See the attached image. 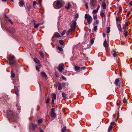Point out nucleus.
Returning <instances> with one entry per match:
<instances>
[{"label": "nucleus", "instance_id": "nucleus-9", "mask_svg": "<svg viewBox=\"0 0 132 132\" xmlns=\"http://www.w3.org/2000/svg\"><path fill=\"white\" fill-rule=\"evenodd\" d=\"M37 127V125H35L32 123H31L30 125L29 128L30 129L34 130H35L36 127Z\"/></svg>", "mask_w": 132, "mask_h": 132}, {"label": "nucleus", "instance_id": "nucleus-19", "mask_svg": "<svg viewBox=\"0 0 132 132\" xmlns=\"http://www.w3.org/2000/svg\"><path fill=\"white\" fill-rule=\"evenodd\" d=\"M15 29L14 28L11 29L9 31V32L12 34L15 33Z\"/></svg>", "mask_w": 132, "mask_h": 132}, {"label": "nucleus", "instance_id": "nucleus-11", "mask_svg": "<svg viewBox=\"0 0 132 132\" xmlns=\"http://www.w3.org/2000/svg\"><path fill=\"white\" fill-rule=\"evenodd\" d=\"M14 89L15 94L17 95H18V90L17 87L16 86H15L14 87Z\"/></svg>", "mask_w": 132, "mask_h": 132}, {"label": "nucleus", "instance_id": "nucleus-30", "mask_svg": "<svg viewBox=\"0 0 132 132\" xmlns=\"http://www.w3.org/2000/svg\"><path fill=\"white\" fill-rule=\"evenodd\" d=\"M110 27H108L107 28V33L108 34L110 32Z\"/></svg>", "mask_w": 132, "mask_h": 132}, {"label": "nucleus", "instance_id": "nucleus-33", "mask_svg": "<svg viewBox=\"0 0 132 132\" xmlns=\"http://www.w3.org/2000/svg\"><path fill=\"white\" fill-rule=\"evenodd\" d=\"M98 11L97 10H94L93 11L92 13L94 14H95L97 13Z\"/></svg>", "mask_w": 132, "mask_h": 132}, {"label": "nucleus", "instance_id": "nucleus-37", "mask_svg": "<svg viewBox=\"0 0 132 132\" xmlns=\"http://www.w3.org/2000/svg\"><path fill=\"white\" fill-rule=\"evenodd\" d=\"M39 54L43 58L44 57V55L43 53L42 52H39Z\"/></svg>", "mask_w": 132, "mask_h": 132}, {"label": "nucleus", "instance_id": "nucleus-61", "mask_svg": "<svg viewBox=\"0 0 132 132\" xmlns=\"http://www.w3.org/2000/svg\"><path fill=\"white\" fill-rule=\"evenodd\" d=\"M96 24H98L99 23V21L98 20H96Z\"/></svg>", "mask_w": 132, "mask_h": 132}, {"label": "nucleus", "instance_id": "nucleus-55", "mask_svg": "<svg viewBox=\"0 0 132 132\" xmlns=\"http://www.w3.org/2000/svg\"><path fill=\"white\" fill-rule=\"evenodd\" d=\"M128 5H129V6H130L132 5V3L131 2H129Z\"/></svg>", "mask_w": 132, "mask_h": 132}, {"label": "nucleus", "instance_id": "nucleus-50", "mask_svg": "<svg viewBox=\"0 0 132 132\" xmlns=\"http://www.w3.org/2000/svg\"><path fill=\"white\" fill-rule=\"evenodd\" d=\"M50 99L49 98H48L47 99L46 101V103H49Z\"/></svg>", "mask_w": 132, "mask_h": 132}, {"label": "nucleus", "instance_id": "nucleus-47", "mask_svg": "<svg viewBox=\"0 0 132 132\" xmlns=\"http://www.w3.org/2000/svg\"><path fill=\"white\" fill-rule=\"evenodd\" d=\"M97 27L96 26H95L94 27V31H96L97 29Z\"/></svg>", "mask_w": 132, "mask_h": 132}, {"label": "nucleus", "instance_id": "nucleus-36", "mask_svg": "<svg viewBox=\"0 0 132 132\" xmlns=\"http://www.w3.org/2000/svg\"><path fill=\"white\" fill-rule=\"evenodd\" d=\"M66 129V128L65 127H64L61 130V131L62 132H65Z\"/></svg>", "mask_w": 132, "mask_h": 132}, {"label": "nucleus", "instance_id": "nucleus-14", "mask_svg": "<svg viewBox=\"0 0 132 132\" xmlns=\"http://www.w3.org/2000/svg\"><path fill=\"white\" fill-rule=\"evenodd\" d=\"M62 96L63 98L64 99H66L67 98V95L64 93H62Z\"/></svg>", "mask_w": 132, "mask_h": 132}, {"label": "nucleus", "instance_id": "nucleus-51", "mask_svg": "<svg viewBox=\"0 0 132 132\" xmlns=\"http://www.w3.org/2000/svg\"><path fill=\"white\" fill-rule=\"evenodd\" d=\"M8 21L10 22L11 24H13V22L10 19H8Z\"/></svg>", "mask_w": 132, "mask_h": 132}, {"label": "nucleus", "instance_id": "nucleus-21", "mask_svg": "<svg viewBox=\"0 0 132 132\" xmlns=\"http://www.w3.org/2000/svg\"><path fill=\"white\" fill-rule=\"evenodd\" d=\"M41 75L44 77H47V75L45 72H42L41 73Z\"/></svg>", "mask_w": 132, "mask_h": 132}, {"label": "nucleus", "instance_id": "nucleus-4", "mask_svg": "<svg viewBox=\"0 0 132 132\" xmlns=\"http://www.w3.org/2000/svg\"><path fill=\"white\" fill-rule=\"evenodd\" d=\"M70 27V29L66 32L67 35H68L70 33L74 31V20H73L72 23H71Z\"/></svg>", "mask_w": 132, "mask_h": 132}, {"label": "nucleus", "instance_id": "nucleus-35", "mask_svg": "<svg viewBox=\"0 0 132 132\" xmlns=\"http://www.w3.org/2000/svg\"><path fill=\"white\" fill-rule=\"evenodd\" d=\"M93 19L94 20L97 19V16L96 15H93Z\"/></svg>", "mask_w": 132, "mask_h": 132}, {"label": "nucleus", "instance_id": "nucleus-31", "mask_svg": "<svg viewBox=\"0 0 132 132\" xmlns=\"http://www.w3.org/2000/svg\"><path fill=\"white\" fill-rule=\"evenodd\" d=\"M60 44L61 45H63L64 44V42L62 40H60L59 41Z\"/></svg>", "mask_w": 132, "mask_h": 132}, {"label": "nucleus", "instance_id": "nucleus-2", "mask_svg": "<svg viewBox=\"0 0 132 132\" xmlns=\"http://www.w3.org/2000/svg\"><path fill=\"white\" fill-rule=\"evenodd\" d=\"M63 4L64 3L61 0H57L54 2L53 5L55 8L59 9L62 7Z\"/></svg>", "mask_w": 132, "mask_h": 132}, {"label": "nucleus", "instance_id": "nucleus-7", "mask_svg": "<svg viewBox=\"0 0 132 132\" xmlns=\"http://www.w3.org/2000/svg\"><path fill=\"white\" fill-rule=\"evenodd\" d=\"M64 64L63 63H61L59 65V67L57 68L59 70L60 72H61L62 73L64 74V73L63 72L62 70L64 69Z\"/></svg>", "mask_w": 132, "mask_h": 132}, {"label": "nucleus", "instance_id": "nucleus-18", "mask_svg": "<svg viewBox=\"0 0 132 132\" xmlns=\"http://www.w3.org/2000/svg\"><path fill=\"white\" fill-rule=\"evenodd\" d=\"M19 5L20 6H22L24 4V3L22 1H21L19 3Z\"/></svg>", "mask_w": 132, "mask_h": 132}, {"label": "nucleus", "instance_id": "nucleus-64", "mask_svg": "<svg viewBox=\"0 0 132 132\" xmlns=\"http://www.w3.org/2000/svg\"><path fill=\"white\" fill-rule=\"evenodd\" d=\"M103 35L104 37H105V34L104 33H103Z\"/></svg>", "mask_w": 132, "mask_h": 132}, {"label": "nucleus", "instance_id": "nucleus-58", "mask_svg": "<svg viewBox=\"0 0 132 132\" xmlns=\"http://www.w3.org/2000/svg\"><path fill=\"white\" fill-rule=\"evenodd\" d=\"M125 26H128V23L127 22H125Z\"/></svg>", "mask_w": 132, "mask_h": 132}, {"label": "nucleus", "instance_id": "nucleus-27", "mask_svg": "<svg viewBox=\"0 0 132 132\" xmlns=\"http://www.w3.org/2000/svg\"><path fill=\"white\" fill-rule=\"evenodd\" d=\"M55 35L57 37H60L59 34L57 32H56L54 33Z\"/></svg>", "mask_w": 132, "mask_h": 132}, {"label": "nucleus", "instance_id": "nucleus-16", "mask_svg": "<svg viewBox=\"0 0 132 132\" xmlns=\"http://www.w3.org/2000/svg\"><path fill=\"white\" fill-rule=\"evenodd\" d=\"M106 4L104 2H103L102 3V7L104 9H106Z\"/></svg>", "mask_w": 132, "mask_h": 132}, {"label": "nucleus", "instance_id": "nucleus-1", "mask_svg": "<svg viewBox=\"0 0 132 132\" xmlns=\"http://www.w3.org/2000/svg\"><path fill=\"white\" fill-rule=\"evenodd\" d=\"M6 114L7 117L8 118L9 122H16L17 121L18 118L16 115L15 112H13L10 110H9L7 111Z\"/></svg>", "mask_w": 132, "mask_h": 132}, {"label": "nucleus", "instance_id": "nucleus-28", "mask_svg": "<svg viewBox=\"0 0 132 132\" xmlns=\"http://www.w3.org/2000/svg\"><path fill=\"white\" fill-rule=\"evenodd\" d=\"M13 83L14 85H18L19 84V82L18 80H17L16 82L15 81H14Z\"/></svg>", "mask_w": 132, "mask_h": 132}, {"label": "nucleus", "instance_id": "nucleus-15", "mask_svg": "<svg viewBox=\"0 0 132 132\" xmlns=\"http://www.w3.org/2000/svg\"><path fill=\"white\" fill-rule=\"evenodd\" d=\"M34 61L35 62L38 64H39L40 63V61L36 58H34Z\"/></svg>", "mask_w": 132, "mask_h": 132}, {"label": "nucleus", "instance_id": "nucleus-62", "mask_svg": "<svg viewBox=\"0 0 132 132\" xmlns=\"http://www.w3.org/2000/svg\"><path fill=\"white\" fill-rule=\"evenodd\" d=\"M39 131L40 132H44L43 130L41 129H40Z\"/></svg>", "mask_w": 132, "mask_h": 132}, {"label": "nucleus", "instance_id": "nucleus-34", "mask_svg": "<svg viewBox=\"0 0 132 132\" xmlns=\"http://www.w3.org/2000/svg\"><path fill=\"white\" fill-rule=\"evenodd\" d=\"M114 53L113 54V56L115 57L117 56L116 52L114 50H113Z\"/></svg>", "mask_w": 132, "mask_h": 132}, {"label": "nucleus", "instance_id": "nucleus-52", "mask_svg": "<svg viewBox=\"0 0 132 132\" xmlns=\"http://www.w3.org/2000/svg\"><path fill=\"white\" fill-rule=\"evenodd\" d=\"M115 123V122H112L111 123V124H110L111 125L110 126H112Z\"/></svg>", "mask_w": 132, "mask_h": 132}, {"label": "nucleus", "instance_id": "nucleus-24", "mask_svg": "<svg viewBox=\"0 0 132 132\" xmlns=\"http://www.w3.org/2000/svg\"><path fill=\"white\" fill-rule=\"evenodd\" d=\"M41 67V65H40L38 64L36 67V68L37 70H38L39 69H40Z\"/></svg>", "mask_w": 132, "mask_h": 132}, {"label": "nucleus", "instance_id": "nucleus-40", "mask_svg": "<svg viewBox=\"0 0 132 132\" xmlns=\"http://www.w3.org/2000/svg\"><path fill=\"white\" fill-rule=\"evenodd\" d=\"M66 32L65 30H64L62 32L61 35L62 36H63L64 35L65 33Z\"/></svg>", "mask_w": 132, "mask_h": 132}, {"label": "nucleus", "instance_id": "nucleus-63", "mask_svg": "<svg viewBox=\"0 0 132 132\" xmlns=\"http://www.w3.org/2000/svg\"><path fill=\"white\" fill-rule=\"evenodd\" d=\"M118 18H117V17H116V21L117 22H118Z\"/></svg>", "mask_w": 132, "mask_h": 132}, {"label": "nucleus", "instance_id": "nucleus-56", "mask_svg": "<svg viewBox=\"0 0 132 132\" xmlns=\"http://www.w3.org/2000/svg\"><path fill=\"white\" fill-rule=\"evenodd\" d=\"M126 102V100L125 99H124L123 100V103H125Z\"/></svg>", "mask_w": 132, "mask_h": 132}, {"label": "nucleus", "instance_id": "nucleus-12", "mask_svg": "<svg viewBox=\"0 0 132 132\" xmlns=\"http://www.w3.org/2000/svg\"><path fill=\"white\" fill-rule=\"evenodd\" d=\"M117 28L119 30L120 32H122V30L121 27V26L120 24H118V23H117Z\"/></svg>", "mask_w": 132, "mask_h": 132}, {"label": "nucleus", "instance_id": "nucleus-44", "mask_svg": "<svg viewBox=\"0 0 132 132\" xmlns=\"http://www.w3.org/2000/svg\"><path fill=\"white\" fill-rule=\"evenodd\" d=\"M58 48L59 49V51H63V49L62 48H61V47H58Z\"/></svg>", "mask_w": 132, "mask_h": 132}, {"label": "nucleus", "instance_id": "nucleus-38", "mask_svg": "<svg viewBox=\"0 0 132 132\" xmlns=\"http://www.w3.org/2000/svg\"><path fill=\"white\" fill-rule=\"evenodd\" d=\"M70 7V5L69 4L68 5L65 6V8L67 9H69Z\"/></svg>", "mask_w": 132, "mask_h": 132}, {"label": "nucleus", "instance_id": "nucleus-45", "mask_svg": "<svg viewBox=\"0 0 132 132\" xmlns=\"http://www.w3.org/2000/svg\"><path fill=\"white\" fill-rule=\"evenodd\" d=\"M62 84L63 86H65V85H67V86L68 85V83H62Z\"/></svg>", "mask_w": 132, "mask_h": 132}, {"label": "nucleus", "instance_id": "nucleus-6", "mask_svg": "<svg viewBox=\"0 0 132 132\" xmlns=\"http://www.w3.org/2000/svg\"><path fill=\"white\" fill-rule=\"evenodd\" d=\"M80 66H75V71L77 72H79L82 71V70H84L86 68V67H81Z\"/></svg>", "mask_w": 132, "mask_h": 132}, {"label": "nucleus", "instance_id": "nucleus-41", "mask_svg": "<svg viewBox=\"0 0 132 132\" xmlns=\"http://www.w3.org/2000/svg\"><path fill=\"white\" fill-rule=\"evenodd\" d=\"M79 15L78 13H76L75 15V19L77 18L78 17Z\"/></svg>", "mask_w": 132, "mask_h": 132}, {"label": "nucleus", "instance_id": "nucleus-49", "mask_svg": "<svg viewBox=\"0 0 132 132\" xmlns=\"http://www.w3.org/2000/svg\"><path fill=\"white\" fill-rule=\"evenodd\" d=\"M62 78L65 81H66L67 80V79L66 78H65L64 76H62Z\"/></svg>", "mask_w": 132, "mask_h": 132}, {"label": "nucleus", "instance_id": "nucleus-54", "mask_svg": "<svg viewBox=\"0 0 132 132\" xmlns=\"http://www.w3.org/2000/svg\"><path fill=\"white\" fill-rule=\"evenodd\" d=\"M123 29L124 30V32H125V31H127L126 30V27H123Z\"/></svg>", "mask_w": 132, "mask_h": 132}, {"label": "nucleus", "instance_id": "nucleus-13", "mask_svg": "<svg viewBox=\"0 0 132 132\" xmlns=\"http://www.w3.org/2000/svg\"><path fill=\"white\" fill-rule=\"evenodd\" d=\"M100 15L102 18H105V16L104 12H101L100 13Z\"/></svg>", "mask_w": 132, "mask_h": 132}, {"label": "nucleus", "instance_id": "nucleus-53", "mask_svg": "<svg viewBox=\"0 0 132 132\" xmlns=\"http://www.w3.org/2000/svg\"><path fill=\"white\" fill-rule=\"evenodd\" d=\"M36 4V2L35 1H34L33 2V6H35Z\"/></svg>", "mask_w": 132, "mask_h": 132}, {"label": "nucleus", "instance_id": "nucleus-5", "mask_svg": "<svg viewBox=\"0 0 132 132\" xmlns=\"http://www.w3.org/2000/svg\"><path fill=\"white\" fill-rule=\"evenodd\" d=\"M85 18L87 19L88 24H89L91 23L92 21V18L89 15L87 14H85Z\"/></svg>", "mask_w": 132, "mask_h": 132}, {"label": "nucleus", "instance_id": "nucleus-32", "mask_svg": "<svg viewBox=\"0 0 132 132\" xmlns=\"http://www.w3.org/2000/svg\"><path fill=\"white\" fill-rule=\"evenodd\" d=\"M112 127L111 126H109V128L108 129V131L109 132L112 129Z\"/></svg>", "mask_w": 132, "mask_h": 132}, {"label": "nucleus", "instance_id": "nucleus-23", "mask_svg": "<svg viewBox=\"0 0 132 132\" xmlns=\"http://www.w3.org/2000/svg\"><path fill=\"white\" fill-rule=\"evenodd\" d=\"M119 81V80L118 79H116L114 82V84L116 85H117L118 84V83Z\"/></svg>", "mask_w": 132, "mask_h": 132}, {"label": "nucleus", "instance_id": "nucleus-10", "mask_svg": "<svg viewBox=\"0 0 132 132\" xmlns=\"http://www.w3.org/2000/svg\"><path fill=\"white\" fill-rule=\"evenodd\" d=\"M58 86L59 90H61L62 89V88L61 84L59 82H58L57 84L56 87Z\"/></svg>", "mask_w": 132, "mask_h": 132}, {"label": "nucleus", "instance_id": "nucleus-48", "mask_svg": "<svg viewBox=\"0 0 132 132\" xmlns=\"http://www.w3.org/2000/svg\"><path fill=\"white\" fill-rule=\"evenodd\" d=\"M85 7L86 9H88V4L87 3H86L85 5Z\"/></svg>", "mask_w": 132, "mask_h": 132}, {"label": "nucleus", "instance_id": "nucleus-22", "mask_svg": "<svg viewBox=\"0 0 132 132\" xmlns=\"http://www.w3.org/2000/svg\"><path fill=\"white\" fill-rule=\"evenodd\" d=\"M103 45L105 47H106V46H107V47L108 46V44H107V42H106V39L105 40L103 44Z\"/></svg>", "mask_w": 132, "mask_h": 132}, {"label": "nucleus", "instance_id": "nucleus-60", "mask_svg": "<svg viewBox=\"0 0 132 132\" xmlns=\"http://www.w3.org/2000/svg\"><path fill=\"white\" fill-rule=\"evenodd\" d=\"M5 17L8 20L9 19V18L8 16H7L6 15H5Z\"/></svg>", "mask_w": 132, "mask_h": 132}, {"label": "nucleus", "instance_id": "nucleus-29", "mask_svg": "<svg viewBox=\"0 0 132 132\" xmlns=\"http://www.w3.org/2000/svg\"><path fill=\"white\" fill-rule=\"evenodd\" d=\"M27 8L28 11L30 10L31 8H32L30 5H29L28 6H27Z\"/></svg>", "mask_w": 132, "mask_h": 132}, {"label": "nucleus", "instance_id": "nucleus-39", "mask_svg": "<svg viewBox=\"0 0 132 132\" xmlns=\"http://www.w3.org/2000/svg\"><path fill=\"white\" fill-rule=\"evenodd\" d=\"M43 121L42 120V119H40L38 121V123H40Z\"/></svg>", "mask_w": 132, "mask_h": 132}, {"label": "nucleus", "instance_id": "nucleus-8", "mask_svg": "<svg viewBox=\"0 0 132 132\" xmlns=\"http://www.w3.org/2000/svg\"><path fill=\"white\" fill-rule=\"evenodd\" d=\"M55 109L54 108H52L51 111V116L52 118H55L56 117V114L54 112L55 111Z\"/></svg>", "mask_w": 132, "mask_h": 132}, {"label": "nucleus", "instance_id": "nucleus-57", "mask_svg": "<svg viewBox=\"0 0 132 132\" xmlns=\"http://www.w3.org/2000/svg\"><path fill=\"white\" fill-rule=\"evenodd\" d=\"M100 5H99L97 7V10L98 11L99 9L100 8Z\"/></svg>", "mask_w": 132, "mask_h": 132}, {"label": "nucleus", "instance_id": "nucleus-17", "mask_svg": "<svg viewBox=\"0 0 132 132\" xmlns=\"http://www.w3.org/2000/svg\"><path fill=\"white\" fill-rule=\"evenodd\" d=\"M90 5L93 6L94 7L95 5V4L94 0H90Z\"/></svg>", "mask_w": 132, "mask_h": 132}, {"label": "nucleus", "instance_id": "nucleus-25", "mask_svg": "<svg viewBox=\"0 0 132 132\" xmlns=\"http://www.w3.org/2000/svg\"><path fill=\"white\" fill-rule=\"evenodd\" d=\"M13 72L12 71H11V76L12 78H13L15 76V74L14 73H13Z\"/></svg>", "mask_w": 132, "mask_h": 132}, {"label": "nucleus", "instance_id": "nucleus-3", "mask_svg": "<svg viewBox=\"0 0 132 132\" xmlns=\"http://www.w3.org/2000/svg\"><path fill=\"white\" fill-rule=\"evenodd\" d=\"M8 59L9 61V64L10 65H13L16 63V62L13 56H11Z\"/></svg>", "mask_w": 132, "mask_h": 132}, {"label": "nucleus", "instance_id": "nucleus-59", "mask_svg": "<svg viewBox=\"0 0 132 132\" xmlns=\"http://www.w3.org/2000/svg\"><path fill=\"white\" fill-rule=\"evenodd\" d=\"M52 104H54V99H52Z\"/></svg>", "mask_w": 132, "mask_h": 132}, {"label": "nucleus", "instance_id": "nucleus-43", "mask_svg": "<svg viewBox=\"0 0 132 132\" xmlns=\"http://www.w3.org/2000/svg\"><path fill=\"white\" fill-rule=\"evenodd\" d=\"M125 32V36L126 37L128 36V32L127 31H125V32Z\"/></svg>", "mask_w": 132, "mask_h": 132}, {"label": "nucleus", "instance_id": "nucleus-42", "mask_svg": "<svg viewBox=\"0 0 132 132\" xmlns=\"http://www.w3.org/2000/svg\"><path fill=\"white\" fill-rule=\"evenodd\" d=\"M94 42V40L93 39H92L90 40V43L91 45H92L93 44Z\"/></svg>", "mask_w": 132, "mask_h": 132}, {"label": "nucleus", "instance_id": "nucleus-26", "mask_svg": "<svg viewBox=\"0 0 132 132\" xmlns=\"http://www.w3.org/2000/svg\"><path fill=\"white\" fill-rule=\"evenodd\" d=\"M40 24H40V23H38L37 24H35L34 27L35 28H37Z\"/></svg>", "mask_w": 132, "mask_h": 132}, {"label": "nucleus", "instance_id": "nucleus-20", "mask_svg": "<svg viewBox=\"0 0 132 132\" xmlns=\"http://www.w3.org/2000/svg\"><path fill=\"white\" fill-rule=\"evenodd\" d=\"M52 99L56 100V96L55 94L54 93H53L52 94Z\"/></svg>", "mask_w": 132, "mask_h": 132}, {"label": "nucleus", "instance_id": "nucleus-46", "mask_svg": "<svg viewBox=\"0 0 132 132\" xmlns=\"http://www.w3.org/2000/svg\"><path fill=\"white\" fill-rule=\"evenodd\" d=\"M130 11H128L127 12V17H128L129 16V15H130Z\"/></svg>", "mask_w": 132, "mask_h": 132}]
</instances>
